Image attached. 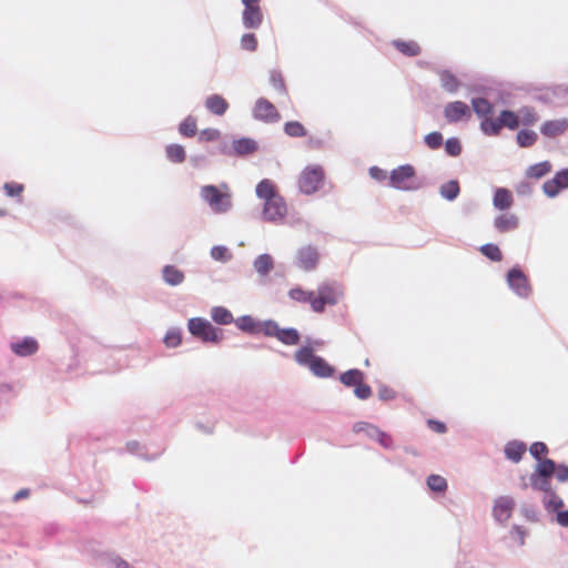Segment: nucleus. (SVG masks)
I'll return each mask as SVG.
<instances>
[{
	"instance_id": "1",
	"label": "nucleus",
	"mask_w": 568,
	"mask_h": 568,
	"mask_svg": "<svg viewBox=\"0 0 568 568\" xmlns=\"http://www.w3.org/2000/svg\"><path fill=\"white\" fill-rule=\"evenodd\" d=\"M288 297L296 303H308L315 313H324L326 306H334L343 295L342 290L334 283L323 282L316 291H307L301 286L292 287Z\"/></svg>"
},
{
	"instance_id": "2",
	"label": "nucleus",
	"mask_w": 568,
	"mask_h": 568,
	"mask_svg": "<svg viewBox=\"0 0 568 568\" xmlns=\"http://www.w3.org/2000/svg\"><path fill=\"white\" fill-rule=\"evenodd\" d=\"M256 195L264 202L263 217L273 223L281 222L287 215V204L276 185L268 179L262 180L255 189Z\"/></svg>"
},
{
	"instance_id": "3",
	"label": "nucleus",
	"mask_w": 568,
	"mask_h": 568,
	"mask_svg": "<svg viewBox=\"0 0 568 568\" xmlns=\"http://www.w3.org/2000/svg\"><path fill=\"white\" fill-rule=\"evenodd\" d=\"M200 196L215 213H226L232 209V192L227 183L204 185Z\"/></svg>"
},
{
	"instance_id": "4",
	"label": "nucleus",
	"mask_w": 568,
	"mask_h": 568,
	"mask_svg": "<svg viewBox=\"0 0 568 568\" xmlns=\"http://www.w3.org/2000/svg\"><path fill=\"white\" fill-rule=\"evenodd\" d=\"M294 359L302 366H307L317 377L333 376L334 368L322 357L315 355L311 346H303L294 353Z\"/></svg>"
},
{
	"instance_id": "5",
	"label": "nucleus",
	"mask_w": 568,
	"mask_h": 568,
	"mask_svg": "<svg viewBox=\"0 0 568 568\" xmlns=\"http://www.w3.org/2000/svg\"><path fill=\"white\" fill-rule=\"evenodd\" d=\"M325 179L323 166L311 164L305 166L298 176V189L304 194H313L320 190Z\"/></svg>"
},
{
	"instance_id": "6",
	"label": "nucleus",
	"mask_w": 568,
	"mask_h": 568,
	"mask_svg": "<svg viewBox=\"0 0 568 568\" xmlns=\"http://www.w3.org/2000/svg\"><path fill=\"white\" fill-rule=\"evenodd\" d=\"M519 126V115L513 111L504 110L497 119H485L480 129L486 135H498L503 128L516 130Z\"/></svg>"
},
{
	"instance_id": "7",
	"label": "nucleus",
	"mask_w": 568,
	"mask_h": 568,
	"mask_svg": "<svg viewBox=\"0 0 568 568\" xmlns=\"http://www.w3.org/2000/svg\"><path fill=\"white\" fill-rule=\"evenodd\" d=\"M389 184L390 186L403 191L417 190L419 187V183L417 181L414 166L405 164L394 169L389 175Z\"/></svg>"
},
{
	"instance_id": "8",
	"label": "nucleus",
	"mask_w": 568,
	"mask_h": 568,
	"mask_svg": "<svg viewBox=\"0 0 568 568\" xmlns=\"http://www.w3.org/2000/svg\"><path fill=\"white\" fill-rule=\"evenodd\" d=\"M187 327L193 336L205 343H219L223 337L221 329L215 328L209 321L201 317L189 320Z\"/></svg>"
},
{
	"instance_id": "9",
	"label": "nucleus",
	"mask_w": 568,
	"mask_h": 568,
	"mask_svg": "<svg viewBox=\"0 0 568 568\" xmlns=\"http://www.w3.org/2000/svg\"><path fill=\"white\" fill-rule=\"evenodd\" d=\"M264 335L267 337H276L285 345H296L300 342V333L295 328H281L274 321H266Z\"/></svg>"
},
{
	"instance_id": "10",
	"label": "nucleus",
	"mask_w": 568,
	"mask_h": 568,
	"mask_svg": "<svg viewBox=\"0 0 568 568\" xmlns=\"http://www.w3.org/2000/svg\"><path fill=\"white\" fill-rule=\"evenodd\" d=\"M507 283L519 297L527 298L532 293V287L528 277L518 267L509 270L507 274Z\"/></svg>"
},
{
	"instance_id": "11",
	"label": "nucleus",
	"mask_w": 568,
	"mask_h": 568,
	"mask_svg": "<svg viewBox=\"0 0 568 568\" xmlns=\"http://www.w3.org/2000/svg\"><path fill=\"white\" fill-rule=\"evenodd\" d=\"M320 261V253L315 246L305 245L297 251L296 264L305 272L314 270Z\"/></svg>"
},
{
	"instance_id": "12",
	"label": "nucleus",
	"mask_w": 568,
	"mask_h": 568,
	"mask_svg": "<svg viewBox=\"0 0 568 568\" xmlns=\"http://www.w3.org/2000/svg\"><path fill=\"white\" fill-rule=\"evenodd\" d=\"M254 116L265 122H276L281 118L274 104L264 98L256 101Z\"/></svg>"
},
{
	"instance_id": "13",
	"label": "nucleus",
	"mask_w": 568,
	"mask_h": 568,
	"mask_svg": "<svg viewBox=\"0 0 568 568\" xmlns=\"http://www.w3.org/2000/svg\"><path fill=\"white\" fill-rule=\"evenodd\" d=\"M568 187V169H564L555 174L551 180L544 183L542 190L549 197L556 196L562 189Z\"/></svg>"
},
{
	"instance_id": "14",
	"label": "nucleus",
	"mask_w": 568,
	"mask_h": 568,
	"mask_svg": "<svg viewBox=\"0 0 568 568\" xmlns=\"http://www.w3.org/2000/svg\"><path fill=\"white\" fill-rule=\"evenodd\" d=\"M444 115L449 123H455L463 119H469L470 109L465 102L455 101L445 106Z\"/></svg>"
},
{
	"instance_id": "15",
	"label": "nucleus",
	"mask_w": 568,
	"mask_h": 568,
	"mask_svg": "<svg viewBox=\"0 0 568 568\" xmlns=\"http://www.w3.org/2000/svg\"><path fill=\"white\" fill-rule=\"evenodd\" d=\"M568 131V119L560 118L555 120L545 121L540 126V133L548 138L555 139L564 135Z\"/></svg>"
},
{
	"instance_id": "16",
	"label": "nucleus",
	"mask_w": 568,
	"mask_h": 568,
	"mask_svg": "<svg viewBox=\"0 0 568 568\" xmlns=\"http://www.w3.org/2000/svg\"><path fill=\"white\" fill-rule=\"evenodd\" d=\"M263 11L261 7H244L242 21L247 29H257L263 22Z\"/></svg>"
},
{
	"instance_id": "17",
	"label": "nucleus",
	"mask_w": 568,
	"mask_h": 568,
	"mask_svg": "<svg viewBox=\"0 0 568 568\" xmlns=\"http://www.w3.org/2000/svg\"><path fill=\"white\" fill-rule=\"evenodd\" d=\"M515 503L509 497H499L494 506L493 514L498 521H506L510 518Z\"/></svg>"
},
{
	"instance_id": "18",
	"label": "nucleus",
	"mask_w": 568,
	"mask_h": 568,
	"mask_svg": "<svg viewBox=\"0 0 568 568\" xmlns=\"http://www.w3.org/2000/svg\"><path fill=\"white\" fill-rule=\"evenodd\" d=\"M236 326L246 333L250 334H263L264 335V328L266 325V321L264 322H256L253 317L245 315L241 316L235 321Z\"/></svg>"
},
{
	"instance_id": "19",
	"label": "nucleus",
	"mask_w": 568,
	"mask_h": 568,
	"mask_svg": "<svg viewBox=\"0 0 568 568\" xmlns=\"http://www.w3.org/2000/svg\"><path fill=\"white\" fill-rule=\"evenodd\" d=\"M494 225L500 233L511 232L518 227L519 220L513 213H503L495 219Z\"/></svg>"
},
{
	"instance_id": "20",
	"label": "nucleus",
	"mask_w": 568,
	"mask_h": 568,
	"mask_svg": "<svg viewBox=\"0 0 568 568\" xmlns=\"http://www.w3.org/2000/svg\"><path fill=\"white\" fill-rule=\"evenodd\" d=\"M38 342L31 337H26L21 342L12 343L11 349L19 356H29L38 351Z\"/></svg>"
},
{
	"instance_id": "21",
	"label": "nucleus",
	"mask_w": 568,
	"mask_h": 568,
	"mask_svg": "<svg viewBox=\"0 0 568 568\" xmlns=\"http://www.w3.org/2000/svg\"><path fill=\"white\" fill-rule=\"evenodd\" d=\"M493 203L496 209L505 211L513 206L514 196L509 190L499 187L495 191Z\"/></svg>"
},
{
	"instance_id": "22",
	"label": "nucleus",
	"mask_w": 568,
	"mask_h": 568,
	"mask_svg": "<svg viewBox=\"0 0 568 568\" xmlns=\"http://www.w3.org/2000/svg\"><path fill=\"white\" fill-rule=\"evenodd\" d=\"M205 106L213 114L223 115L229 108V103L223 97L213 94L205 100Z\"/></svg>"
},
{
	"instance_id": "23",
	"label": "nucleus",
	"mask_w": 568,
	"mask_h": 568,
	"mask_svg": "<svg viewBox=\"0 0 568 568\" xmlns=\"http://www.w3.org/2000/svg\"><path fill=\"white\" fill-rule=\"evenodd\" d=\"M471 106L477 116L480 118V122L485 119H493L490 116L493 114V104L488 100L484 98L473 99Z\"/></svg>"
},
{
	"instance_id": "24",
	"label": "nucleus",
	"mask_w": 568,
	"mask_h": 568,
	"mask_svg": "<svg viewBox=\"0 0 568 568\" xmlns=\"http://www.w3.org/2000/svg\"><path fill=\"white\" fill-rule=\"evenodd\" d=\"M162 277L168 285L176 286L184 281V274L174 265L163 267Z\"/></svg>"
},
{
	"instance_id": "25",
	"label": "nucleus",
	"mask_w": 568,
	"mask_h": 568,
	"mask_svg": "<svg viewBox=\"0 0 568 568\" xmlns=\"http://www.w3.org/2000/svg\"><path fill=\"white\" fill-rule=\"evenodd\" d=\"M526 452V445L521 442H510L505 447L506 457L518 463Z\"/></svg>"
},
{
	"instance_id": "26",
	"label": "nucleus",
	"mask_w": 568,
	"mask_h": 568,
	"mask_svg": "<svg viewBox=\"0 0 568 568\" xmlns=\"http://www.w3.org/2000/svg\"><path fill=\"white\" fill-rule=\"evenodd\" d=\"M339 381L347 387H356L361 382H364V374L359 369H349L339 376Z\"/></svg>"
},
{
	"instance_id": "27",
	"label": "nucleus",
	"mask_w": 568,
	"mask_h": 568,
	"mask_svg": "<svg viewBox=\"0 0 568 568\" xmlns=\"http://www.w3.org/2000/svg\"><path fill=\"white\" fill-rule=\"evenodd\" d=\"M393 44L400 53L407 57H416L420 53V48L415 41L396 40Z\"/></svg>"
},
{
	"instance_id": "28",
	"label": "nucleus",
	"mask_w": 568,
	"mask_h": 568,
	"mask_svg": "<svg viewBox=\"0 0 568 568\" xmlns=\"http://www.w3.org/2000/svg\"><path fill=\"white\" fill-rule=\"evenodd\" d=\"M233 149L239 155H246L255 152L257 146L254 140L240 139L233 142Z\"/></svg>"
},
{
	"instance_id": "29",
	"label": "nucleus",
	"mask_w": 568,
	"mask_h": 568,
	"mask_svg": "<svg viewBox=\"0 0 568 568\" xmlns=\"http://www.w3.org/2000/svg\"><path fill=\"white\" fill-rule=\"evenodd\" d=\"M168 159L173 163H182L186 158L184 148L181 144H170L165 149Z\"/></svg>"
},
{
	"instance_id": "30",
	"label": "nucleus",
	"mask_w": 568,
	"mask_h": 568,
	"mask_svg": "<svg viewBox=\"0 0 568 568\" xmlns=\"http://www.w3.org/2000/svg\"><path fill=\"white\" fill-rule=\"evenodd\" d=\"M211 316L214 322L221 325H227L233 322L232 313L222 306H216L212 308Z\"/></svg>"
},
{
	"instance_id": "31",
	"label": "nucleus",
	"mask_w": 568,
	"mask_h": 568,
	"mask_svg": "<svg viewBox=\"0 0 568 568\" xmlns=\"http://www.w3.org/2000/svg\"><path fill=\"white\" fill-rule=\"evenodd\" d=\"M551 171V164L548 161L536 163L528 168L527 176L530 179H540Z\"/></svg>"
},
{
	"instance_id": "32",
	"label": "nucleus",
	"mask_w": 568,
	"mask_h": 568,
	"mask_svg": "<svg viewBox=\"0 0 568 568\" xmlns=\"http://www.w3.org/2000/svg\"><path fill=\"white\" fill-rule=\"evenodd\" d=\"M254 268L261 275H266L273 268V258L268 254H262L254 261Z\"/></svg>"
},
{
	"instance_id": "33",
	"label": "nucleus",
	"mask_w": 568,
	"mask_h": 568,
	"mask_svg": "<svg viewBox=\"0 0 568 568\" xmlns=\"http://www.w3.org/2000/svg\"><path fill=\"white\" fill-rule=\"evenodd\" d=\"M518 115L519 124L521 123L523 125H534L539 120L536 110L531 106L521 108Z\"/></svg>"
},
{
	"instance_id": "34",
	"label": "nucleus",
	"mask_w": 568,
	"mask_h": 568,
	"mask_svg": "<svg viewBox=\"0 0 568 568\" xmlns=\"http://www.w3.org/2000/svg\"><path fill=\"white\" fill-rule=\"evenodd\" d=\"M517 143L520 148H529L537 141V133L531 130H520L516 136Z\"/></svg>"
},
{
	"instance_id": "35",
	"label": "nucleus",
	"mask_w": 568,
	"mask_h": 568,
	"mask_svg": "<svg viewBox=\"0 0 568 568\" xmlns=\"http://www.w3.org/2000/svg\"><path fill=\"white\" fill-rule=\"evenodd\" d=\"M197 130L196 119L189 115L186 116L183 122L179 126V132L183 136L192 138L195 135Z\"/></svg>"
},
{
	"instance_id": "36",
	"label": "nucleus",
	"mask_w": 568,
	"mask_h": 568,
	"mask_svg": "<svg viewBox=\"0 0 568 568\" xmlns=\"http://www.w3.org/2000/svg\"><path fill=\"white\" fill-rule=\"evenodd\" d=\"M531 486L536 490L550 493L551 491V484H550V477H542L538 474H532L531 478Z\"/></svg>"
},
{
	"instance_id": "37",
	"label": "nucleus",
	"mask_w": 568,
	"mask_h": 568,
	"mask_svg": "<svg viewBox=\"0 0 568 568\" xmlns=\"http://www.w3.org/2000/svg\"><path fill=\"white\" fill-rule=\"evenodd\" d=\"M459 191L460 189L457 181H449L440 187V194L449 201L455 200L458 196Z\"/></svg>"
},
{
	"instance_id": "38",
	"label": "nucleus",
	"mask_w": 568,
	"mask_h": 568,
	"mask_svg": "<svg viewBox=\"0 0 568 568\" xmlns=\"http://www.w3.org/2000/svg\"><path fill=\"white\" fill-rule=\"evenodd\" d=\"M284 132L292 138H302L306 135L305 128L297 121L286 122L284 125Z\"/></svg>"
},
{
	"instance_id": "39",
	"label": "nucleus",
	"mask_w": 568,
	"mask_h": 568,
	"mask_svg": "<svg viewBox=\"0 0 568 568\" xmlns=\"http://www.w3.org/2000/svg\"><path fill=\"white\" fill-rule=\"evenodd\" d=\"M556 464L554 460L551 459H542L539 462V464L537 465V468H536V474L542 476V477H550L555 474L556 471Z\"/></svg>"
},
{
	"instance_id": "40",
	"label": "nucleus",
	"mask_w": 568,
	"mask_h": 568,
	"mask_svg": "<svg viewBox=\"0 0 568 568\" xmlns=\"http://www.w3.org/2000/svg\"><path fill=\"white\" fill-rule=\"evenodd\" d=\"M427 486L433 491L444 493L447 489V481L443 476L430 475L427 478Z\"/></svg>"
},
{
	"instance_id": "41",
	"label": "nucleus",
	"mask_w": 568,
	"mask_h": 568,
	"mask_svg": "<svg viewBox=\"0 0 568 568\" xmlns=\"http://www.w3.org/2000/svg\"><path fill=\"white\" fill-rule=\"evenodd\" d=\"M479 250L490 261L500 262L503 260L501 251L495 244H485Z\"/></svg>"
},
{
	"instance_id": "42",
	"label": "nucleus",
	"mask_w": 568,
	"mask_h": 568,
	"mask_svg": "<svg viewBox=\"0 0 568 568\" xmlns=\"http://www.w3.org/2000/svg\"><path fill=\"white\" fill-rule=\"evenodd\" d=\"M440 81L443 88L449 92L456 91L459 85L456 77L448 71H444L440 73Z\"/></svg>"
},
{
	"instance_id": "43",
	"label": "nucleus",
	"mask_w": 568,
	"mask_h": 568,
	"mask_svg": "<svg viewBox=\"0 0 568 568\" xmlns=\"http://www.w3.org/2000/svg\"><path fill=\"white\" fill-rule=\"evenodd\" d=\"M378 427H376L375 425H372L369 423H366V422H357L353 425V432L354 433H365L369 438H374V436L377 434L378 432Z\"/></svg>"
},
{
	"instance_id": "44",
	"label": "nucleus",
	"mask_w": 568,
	"mask_h": 568,
	"mask_svg": "<svg viewBox=\"0 0 568 568\" xmlns=\"http://www.w3.org/2000/svg\"><path fill=\"white\" fill-rule=\"evenodd\" d=\"M241 48L254 52L257 49V39L254 33H244L241 38Z\"/></svg>"
},
{
	"instance_id": "45",
	"label": "nucleus",
	"mask_w": 568,
	"mask_h": 568,
	"mask_svg": "<svg viewBox=\"0 0 568 568\" xmlns=\"http://www.w3.org/2000/svg\"><path fill=\"white\" fill-rule=\"evenodd\" d=\"M164 344L168 347H176L182 342L181 332L179 329H170L164 336Z\"/></svg>"
},
{
	"instance_id": "46",
	"label": "nucleus",
	"mask_w": 568,
	"mask_h": 568,
	"mask_svg": "<svg viewBox=\"0 0 568 568\" xmlns=\"http://www.w3.org/2000/svg\"><path fill=\"white\" fill-rule=\"evenodd\" d=\"M425 143L429 149H439L443 144V135L439 132H432L425 136Z\"/></svg>"
},
{
	"instance_id": "47",
	"label": "nucleus",
	"mask_w": 568,
	"mask_h": 568,
	"mask_svg": "<svg viewBox=\"0 0 568 568\" xmlns=\"http://www.w3.org/2000/svg\"><path fill=\"white\" fill-rule=\"evenodd\" d=\"M446 152L452 156H457L462 152V145L458 139L450 138L445 143Z\"/></svg>"
},
{
	"instance_id": "48",
	"label": "nucleus",
	"mask_w": 568,
	"mask_h": 568,
	"mask_svg": "<svg viewBox=\"0 0 568 568\" xmlns=\"http://www.w3.org/2000/svg\"><path fill=\"white\" fill-rule=\"evenodd\" d=\"M374 440L378 442L381 446L384 448H392L394 446V442L390 435L384 433L383 430L378 429L377 434L373 438Z\"/></svg>"
},
{
	"instance_id": "49",
	"label": "nucleus",
	"mask_w": 568,
	"mask_h": 568,
	"mask_svg": "<svg viewBox=\"0 0 568 568\" xmlns=\"http://www.w3.org/2000/svg\"><path fill=\"white\" fill-rule=\"evenodd\" d=\"M220 138V132L216 129H204L199 134V141L212 142Z\"/></svg>"
},
{
	"instance_id": "50",
	"label": "nucleus",
	"mask_w": 568,
	"mask_h": 568,
	"mask_svg": "<svg viewBox=\"0 0 568 568\" xmlns=\"http://www.w3.org/2000/svg\"><path fill=\"white\" fill-rule=\"evenodd\" d=\"M270 82L280 92L285 93V83L282 74L280 72L273 71L270 75Z\"/></svg>"
},
{
	"instance_id": "51",
	"label": "nucleus",
	"mask_w": 568,
	"mask_h": 568,
	"mask_svg": "<svg viewBox=\"0 0 568 568\" xmlns=\"http://www.w3.org/2000/svg\"><path fill=\"white\" fill-rule=\"evenodd\" d=\"M354 394L359 399H367L372 396V388L369 385L364 384V382H361L355 388Z\"/></svg>"
},
{
	"instance_id": "52",
	"label": "nucleus",
	"mask_w": 568,
	"mask_h": 568,
	"mask_svg": "<svg viewBox=\"0 0 568 568\" xmlns=\"http://www.w3.org/2000/svg\"><path fill=\"white\" fill-rule=\"evenodd\" d=\"M530 454L536 458L540 459L541 456L546 455L548 453V448L545 443L542 442H536L534 443L530 448Z\"/></svg>"
},
{
	"instance_id": "53",
	"label": "nucleus",
	"mask_w": 568,
	"mask_h": 568,
	"mask_svg": "<svg viewBox=\"0 0 568 568\" xmlns=\"http://www.w3.org/2000/svg\"><path fill=\"white\" fill-rule=\"evenodd\" d=\"M6 193L8 196H20L21 193L23 192V185L22 184H19V183H16V182H9V183H6L4 186H3Z\"/></svg>"
},
{
	"instance_id": "54",
	"label": "nucleus",
	"mask_w": 568,
	"mask_h": 568,
	"mask_svg": "<svg viewBox=\"0 0 568 568\" xmlns=\"http://www.w3.org/2000/svg\"><path fill=\"white\" fill-rule=\"evenodd\" d=\"M428 424V427L434 430L435 433H438V434H444L446 433L447 428H446V425L439 420H435V419H429L427 422Z\"/></svg>"
},
{
	"instance_id": "55",
	"label": "nucleus",
	"mask_w": 568,
	"mask_h": 568,
	"mask_svg": "<svg viewBox=\"0 0 568 568\" xmlns=\"http://www.w3.org/2000/svg\"><path fill=\"white\" fill-rule=\"evenodd\" d=\"M555 475H556V478L561 481V483H565L568 480V467L565 466V465H559L556 467V471H555Z\"/></svg>"
},
{
	"instance_id": "56",
	"label": "nucleus",
	"mask_w": 568,
	"mask_h": 568,
	"mask_svg": "<svg viewBox=\"0 0 568 568\" xmlns=\"http://www.w3.org/2000/svg\"><path fill=\"white\" fill-rule=\"evenodd\" d=\"M378 397L382 400H392L395 398V392L389 387H381L378 389Z\"/></svg>"
},
{
	"instance_id": "57",
	"label": "nucleus",
	"mask_w": 568,
	"mask_h": 568,
	"mask_svg": "<svg viewBox=\"0 0 568 568\" xmlns=\"http://www.w3.org/2000/svg\"><path fill=\"white\" fill-rule=\"evenodd\" d=\"M369 175L378 181H383L386 179V172L377 166H372L369 169Z\"/></svg>"
},
{
	"instance_id": "58",
	"label": "nucleus",
	"mask_w": 568,
	"mask_h": 568,
	"mask_svg": "<svg viewBox=\"0 0 568 568\" xmlns=\"http://www.w3.org/2000/svg\"><path fill=\"white\" fill-rule=\"evenodd\" d=\"M227 250L224 246H214L211 251V255L215 260H224Z\"/></svg>"
},
{
	"instance_id": "59",
	"label": "nucleus",
	"mask_w": 568,
	"mask_h": 568,
	"mask_svg": "<svg viewBox=\"0 0 568 568\" xmlns=\"http://www.w3.org/2000/svg\"><path fill=\"white\" fill-rule=\"evenodd\" d=\"M557 523L564 527L568 526V510L559 511L557 514Z\"/></svg>"
},
{
	"instance_id": "60",
	"label": "nucleus",
	"mask_w": 568,
	"mask_h": 568,
	"mask_svg": "<svg viewBox=\"0 0 568 568\" xmlns=\"http://www.w3.org/2000/svg\"><path fill=\"white\" fill-rule=\"evenodd\" d=\"M514 531L517 535L519 545L523 546L525 544V537H526L525 530L519 526H515Z\"/></svg>"
},
{
	"instance_id": "61",
	"label": "nucleus",
	"mask_w": 568,
	"mask_h": 568,
	"mask_svg": "<svg viewBox=\"0 0 568 568\" xmlns=\"http://www.w3.org/2000/svg\"><path fill=\"white\" fill-rule=\"evenodd\" d=\"M29 496V490L28 489H21L19 490L16 495H14V500H20L22 498H26Z\"/></svg>"
},
{
	"instance_id": "62",
	"label": "nucleus",
	"mask_w": 568,
	"mask_h": 568,
	"mask_svg": "<svg viewBox=\"0 0 568 568\" xmlns=\"http://www.w3.org/2000/svg\"><path fill=\"white\" fill-rule=\"evenodd\" d=\"M261 0H242L244 7H261Z\"/></svg>"
},
{
	"instance_id": "63",
	"label": "nucleus",
	"mask_w": 568,
	"mask_h": 568,
	"mask_svg": "<svg viewBox=\"0 0 568 568\" xmlns=\"http://www.w3.org/2000/svg\"><path fill=\"white\" fill-rule=\"evenodd\" d=\"M115 565H116V568H129V564L122 559L118 560L115 562Z\"/></svg>"
},
{
	"instance_id": "64",
	"label": "nucleus",
	"mask_w": 568,
	"mask_h": 568,
	"mask_svg": "<svg viewBox=\"0 0 568 568\" xmlns=\"http://www.w3.org/2000/svg\"><path fill=\"white\" fill-rule=\"evenodd\" d=\"M554 499H555V500H554V504H555V507H556V508H559V507H561V506H562V500H561L559 497L554 496Z\"/></svg>"
}]
</instances>
